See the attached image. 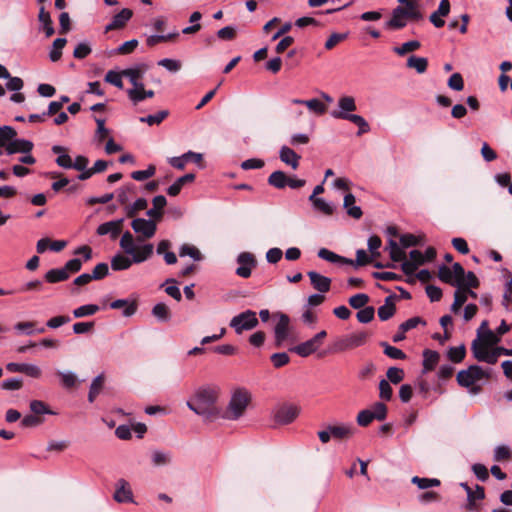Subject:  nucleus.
I'll return each mask as SVG.
<instances>
[{
  "instance_id": "obj_11",
  "label": "nucleus",
  "mask_w": 512,
  "mask_h": 512,
  "mask_svg": "<svg viewBox=\"0 0 512 512\" xmlns=\"http://www.w3.org/2000/svg\"><path fill=\"white\" fill-rule=\"evenodd\" d=\"M272 317L278 319L274 326V345L280 348L290 335V317L282 312H276Z\"/></svg>"
},
{
  "instance_id": "obj_10",
  "label": "nucleus",
  "mask_w": 512,
  "mask_h": 512,
  "mask_svg": "<svg viewBox=\"0 0 512 512\" xmlns=\"http://www.w3.org/2000/svg\"><path fill=\"white\" fill-rule=\"evenodd\" d=\"M327 337V332L321 330L316 333L312 338L289 348L290 352L296 353L300 357H308L315 353L322 345L323 340Z\"/></svg>"
},
{
  "instance_id": "obj_13",
  "label": "nucleus",
  "mask_w": 512,
  "mask_h": 512,
  "mask_svg": "<svg viewBox=\"0 0 512 512\" xmlns=\"http://www.w3.org/2000/svg\"><path fill=\"white\" fill-rule=\"evenodd\" d=\"M338 110H333L331 116L335 119L347 120V117L356 116L357 114H351V112L357 109L356 102L352 96H342L338 100Z\"/></svg>"
},
{
  "instance_id": "obj_30",
  "label": "nucleus",
  "mask_w": 512,
  "mask_h": 512,
  "mask_svg": "<svg viewBox=\"0 0 512 512\" xmlns=\"http://www.w3.org/2000/svg\"><path fill=\"white\" fill-rule=\"evenodd\" d=\"M167 200L163 195H158L153 198V208L147 211V216L152 219L159 220L162 217V209L166 206Z\"/></svg>"
},
{
  "instance_id": "obj_40",
  "label": "nucleus",
  "mask_w": 512,
  "mask_h": 512,
  "mask_svg": "<svg viewBox=\"0 0 512 512\" xmlns=\"http://www.w3.org/2000/svg\"><path fill=\"white\" fill-rule=\"evenodd\" d=\"M308 276L311 281L313 288H330L332 280L329 277L323 276L317 272L310 271Z\"/></svg>"
},
{
  "instance_id": "obj_34",
  "label": "nucleus",
  "mask_w": 512,
  "mask_h": 512,
  "mask_svg": "<svg viewBox=\"0 0 512 512\" xmlns=\"http://www.w3.org/2000/svg\"><path fill=\"white\" fill-rule=\"evenodd\" d=\"M309 201L312 203L313 208L323 213L324 215L330 216L334 212V206L331 203L326 202L323 198L314 197V195L309 196Z\"/></svg>"
},
{
  "instance_id": "obj_7",
  "label": "nucleus",
  "mask_w": 512,
  "mask_h": 512,
  "mask_svg": "<svg viewBox=\"0 0 512 512\" xmlns=\"http://www.w3.org/2000/svg\"><path fill=\"white\" fill-rule=\"evenodd\" d=\"M301 412L300 406L284 402L277 405L272 411V417L276 424L288 425L296 420Z\"/></svg>"
},
{
  "instance_id": "obj_15",
  "label": "nucleus",
  "mask_w": 512,
  "mask_h": 512,
  "mask_svg": "<svg viewBox=\"0 0 512 512\" xmlns=\"http://www.w3.org/2000/svg\"><path fill=\"white\" fill-rule=\"evenodd\" d=\"M426 324V321L420 316L411 317L398 326V330L393 335L392 341L399 343L406 338V332L416 328L418 325L426 326Z\"/></svg>"
},
{
  "instance_id": "obj_41",
  "label": "nucleus",
  "mask_w": 512,
  "mask_h": 512,
  "mask_svg": "<svg viewBox=\"0 0 512 512\" xmlns=\"http://www.w3.org/2000/svg\"><path fill=\"white\" fill-rule=\"evenodd\" d=\"M133 261L126 255L117 254L111 260V267L115 271L128 269Z\"/></svg>"
},
{
  "instance_id": "obj_22",
  "label": "nucleus",
  "mask_w": 512,
  "mask_h": 512,
  "mask_svg": "<svg viewBox=\"0 0 512 512\" xmlns=\"http://www.w3.org/2000/svg\"><path fill=\"white\" fill-rule=\"evenodd\" d=\"M33 146V143L29 140L13 138V140L6 145V152L8 155L15 153L27 154L31 152Z\"/></svg>"
},
{
  "instance_id": "obj_14",
  "label": "nucleus",
  "mask_w": 512,
  "mask_h": 512,
  "mask_svg": "<svg viewBox=\"0 0 512 512\" xmlns=\"http://www.w3.org/2000/svg\"><path fill=\"white\" fill-rule=\"evenodd\" d=\"M398 276L393 272L382 271V272H372L367 275L366 278L362 277H349L347 279V284L349 286H359V285H369V280L380 279L383 281H391L396 280Z\"/></svg>"
},
{
  "instance_id": "obj_21",
  "label": "nucleus",
  "mask_w": 512,
  "mask_h": 512,
  "mask_svg": "<svg viewBox=\"0 0 512 512\" xmlns=\"http://www.w3.org/2000/svg\"><path fill=\"white\" fill-rule=\"evenodd\" d=\"M109 307L111 309L123 308L122 315L124 317H131L136 313V311L138 309V303L136 300L117 299V300L112 301L109 304Z\"/></svg>"
},
{
  "instance_id": "obj_27",
  "label": "nucleus",
  "mask_w": 512,
  "mask_h": 512,
  "mask_svg": "<svg viewBox=\"0 0 512 512\" xmlns=\"http://www.w3.org/2000/svg\"><path fill=\"white\" fill-rule=\"evenodd\" d=\"M485 498V489L483 486L476 485L475 490L469 491L467 494V504L465 509L467 511H476L479 506L476 504L477 500H483Z\"/></svg>"
},
{
  "instance_id": "obj_31",
  "label": "nucleus",
  "mask_w": 512,
  "mask_h": 512,
  "mask_svg": "<svg viewBox=\"0 0 512 512\" xmlns=\"http://www.w3.org/2000/svg\"><path fill=\"white\" fill-rule=\"evenodd\" d=\"M477 339H482L484 341L489 342L490 344H497L500 341V338L488 328V321L484 320L480 327L477 330Z\"/></svg>"
},
{
  "instance_id": "obj_62",
  "label": "nucleus",
  "mask_w": 512,
  "mask_h": 512,
  "mask_svg": "<svg viewBox=\"0 0 512 512\" xmlns=\"http://www.w3.org/2000/svg\"><path fill=\"white\" fill-rule=\"evenodd\" d=\"M147 207V201L144 198H138L133 204L125 208L128 217H134L137 212L144 210Z\"/></svg>"
},
{
  "instance_id": "obj_60",
  "label": "nucleus",
  "mask_w": 512,
  "mask_h": 512,
  "mask_svg": "<svg viewBox=\"0 0 512 512\" xmlns=\"http://www.w3.org/2000/svg\"><path fill=\"white\" fill-rule=\"evenodd\" d=\"M270 360H271L272 365L276 369H279L289 363L290 357L286 352H277V353H273L270 356Z\"/></svg>"
},
{
  "instance_id": "obj_44",
  "label": "nucleus",
  "mask_w": 512,
  "mask_h": 512,
  "mask_svg": "<svg viewBox=\"0 0 512 512\" xmlns=\"http://www.w3.org/2000/svg\"><path fill=\"white\" fill-rule=\"evenodd\" d=\"M100 310V307L96 304H85L73 310V316L75 318H83L92 316Z\"/></svg>"
},
{
  "instance_id": "obj_49",
  "label": "nucleus",
  "mask_w": 512,
  "mask_h": 512,
  "mask_svg": "<svg viewBox=\"0 0 512 512\" xmlns=\"http://www.w3.org/2000/svg\"><path fill=\"white\" fill-rule=\"evenodd\" d=\"M17 135L16 130L11 126L0 127V147H5Z\"/></svg>"
},
{
  "instance_id": "obj_35",
  "label": "nucleus",
  "mask_w": 512,
  "mask_h": 512,
  "mask_svg": "<svg viewBox=\"0 0 512 512\" xmlns=\"http://www.w3.org/2000/svg\"><path fill=\"white\" fill-rule=\"evenodd\" d=\"M38 20L42 24L46 37H51L55 33L53 22L49 12L43 6L39 10Z\"/></svg>"
},
{
  "instance_id": "obj_26",
  "label": "nucleus",
  "mask_w": 512,
  "mask_h": 512,
  "mask_svg": "<svg viewBox=\"0 0 512 512\" xmlns=\"http://www.w3.org/2000/svg\"><path fill=\"white\" fill-rule=\"evenodd\" d=\"M132 15H133L132 10H130L128 8L122 9L118 14H116L113 17L111 23H109L106 26L105 30L111 31V30L123 28L126 25V23L130 20Z\"/></svg>"
},
{
  "instance_id": "obj_48",
  "label": "nucleus",
  "mask_w": 512,
  "mask_h": 512,
  "mask_svg": "<svg viewBox=\"0 0 512 512\" xmlns=\"http://www.w3.org/2000/svg\"><path fill=\"white\" fill-rule=\"evenodd\" d=\"M135 241L131 232L126 231L123 233L120 239V247L126 254H131L135 252Z\"/></svg>"
},
{
  "instance_id": "obj_19",
  "label": "nucleus",
  "mask_w": 512,
  "mask_h": 512,
  "mask_svg": "<svg viewBox=\"0 0 512 512\" xmlns=\"http://www.w3.org/2000/svg\"><path fill=\"white\" fill-rule=\"evenodd\" d=\"M147 70L146 64H140L132 68H128L122 70V74L124 77L128 78L133 87H138L142 89L141 79L143 78L144 73Z\"/></svg>"
},
{
  "instance_id": "obj_47",
  "label": "nucleus",
  "mask_w": 512,
  "mask_h": 512,
  "mask_svg": "<svg viewBox=\"0 0 512 512\" xmlns=\"http://www.w3.org/2000/svg\"><path fill=\"white\" fill-rule=\"evenodd\" d=\"M421 47V43L418 40H411L403 43L401 46L393 48L394 53L399 56H404L407 53L414 52Z\"/></svg>"
},
{
  "instance_id": "obj_63",
  "label": "nucleus",
  "mask_w": 512,
  "mask_h": 512,
  "mask_svg": "<svg viewBox=\"0 0 512 512\" xmlns=\"http://www.w3.org/2000/svg\"><path fill=\"white\" fill-rule=\"evenodd\" d=\"M374 420H376L371 412L370 409H363L361 410L356 418L357 424L361 427H367L370 425Z\"/></svg>"
},
{
  "instance_id": "obj_51",
  "label": "nucleus",
  "mask_w": 512,
  "mask_h": 512,
  "mask_svg": "<svg viewBox=\"0 0 512 512\" xmlns=\"http://www.w3.org/2000/svg\"><path fill=\"white\" fill-rule=\"evenodd\" d=\"M375 309L373 306H365L356 313L357 320L362 324H367L374 319Z\"/></svg>"
},
{
  "instance_id": "obj_25",
  "label": "nucleus",
  "mask_w": 512,
  "mask_h": 512,
  "mask_svg": "<svg viewBox=\"0 0 512 512\" xmlns=\"http://www.w3.org/2000/svg\"><path fill=\"white\" fill-rule=\"evenodd\" d=\"M423 361H422V374H426L433 371L440 360L439 352L431 349L423 350Z\"/></svg>"
},
{
  "instance_id": "obj_9",
  "label": "nucleus",
  "mask_w": 512,
  "mask_h": 512,
  "mask_svg": "<svg viewBox=\"0 0 512 512\" xmlns=\"http://www.w3.org/2000/svg\"><path fill=\"white\" fill-rule=\"evenodd\" d=\"M490 377L489 371L484 370L481 366L473 364L467 369L460 370L457 373L456 381L461 387H470L476 381L481 379H488Z\"/></svg>"
},
{
  "instance_id": "obj_6",
  "label": "nucleus",
  "mask_w": 512,
  "mask_h": 512,
  "mask_svg": "<svg viewBox=\"0 0 512 512\" xmlns=\"http://www.w3.org/2000/svg\"><path fill=\"white\" fill-rule=\"evenodd\" d=\"M259 325L257 313L253 310L247 309L235 315L229 323V326L234 329L237 335H241L244 331H250Z\"/></svg>"
},
{
  "instance_id": "obj_58",
  "label": "nucleus",
  "mask_w": 512,
  "mask_h": 512,
  "mask_svg": "<svg viewBox=\"0 0 512 512\" xmlns=\"http://www.w3.org/2000/svg\"><path fill=\"white\" fill-rule=\"evenodd\" d=\"M386 376L388 382H391L392 384H398L404 379L405 373L402 368L390 367L386 372Z\"/></svg>"
},
{
  "instance_id": "obj_45",
  "label": "nucleus",
  "mask_w": 512,
  "mask_h": 512,
  "mask_svg": "<svg viewBox=\"0 0 512 512\" xmlns=\"http://www.w3.org/2000/svg\"><path fill=\"white\" fill-rule=\"evenodd\" d=\"M380 346L384 348V354L391 359L404 360L407 357L406 354L401 349L392 346L387 342H381Z\"/></svg>"
},
{
  "instance_id": "obj_52",
  "label": "nucleus",
  "mask_w": 512,
  "mask_h": 512,
  "mask_svg": "<svg viewBox=\"0 0 512 512\" xmlns=\"http://www.w3.org/2000/svg\"><path fill=\"white\" fill-rule=\"evenodd\" d=\"M179 256L180 257L189 256L190 258H192L195 261H200L202 259V255H201L200 251L195 246L190 245V244H183L180 247Z\"/></svg>"
},
{
  "instance_id": "obj_53",
  "label": "nucleus",
  "mask_w": 512,
  "mask_h": 512,
  "mask_svg": "<svg viewBox=\"0 0 512 512\" xmlns=\"http://www.w3.org/2000/svg\"><path fill=\"white\" fill-rule=\"evenodd\" d=\"M169 112L167 110L158 111L156 114H151L145 117H141L139 120L142 123H147L148 125H156L160 124L167 116Z\"/></svg>"
},
{
  "instance_id": "obj_4",
  "label": "nucleus",
  "mask_w": 512,
  "mask_h": 512,
  "mask_svg": "<svg viewBox=\"0 0 512 512\" xmlns=\"http://www.w3.org/2000/svg\"><path fill=\"white\" fill-rule=\"evenodd\" d=\"M419 20L422 18L421 12L417 9L416 3H407V6H397L392 11L391 19L386 26L391 29H402L406 26V19Z\"/></svg>"
},
{
  "instance_id": "obj_55",
  "label": "nucleus",
  "mask_w": 512,
  "mask_h": 512,
  "mask_svg": "<svg viewBox=\"0 0 512 512\" xmlns=\"http://www.w3.org/2000/svg\"><path fill=\"white\" fill-rule=\"evenodd\" d=\"M512 458V452L506 445H499L494 449L493 459L496 462L510 460Z\"/></svg>"
},
{
  "instance_id": "obj_38",
  "label": "nucleus",
  "mask_w": 512,
  "mask_h": 512,
  "mask_svg": "<svg viewBox=\"0 0 512 512\" xmlns=\"http://www.w3.org/2000/svg\"><path fill=\"white\" fill-rule=\"evenodd\" d=\"M329 429L331 432V438H334L336 440H343L349 438L352 433L353 429L348 425H329Z\"/></svg>"
},
{
  "instance_id": "obj_42",
  "label": "nucleus",
  "mask_w": 512,
  "mask_h": 512,
  "mask_svg": "<svg viewBox=\"0 0 512 512\" xmlns=\"http://www.w3.org/2000/svg\"><path fill=\"white\" fill-rule=\"evenodd\" d=\"M67 43L66 38H57L53 41L52 48L49 52V58L52 62H57L62 56V49Z\"/></svg>"
},
{
  "instance_id": "obj_32",
  "label": "nucleus",
  "mask_w": 512,
  "mask_h": 512,
  "mask_svg": "<svg viewBox=\"0 0 512 512\" xmlns=\"http://www.w3.org/2000/svg\"><path fill=\"white\" fill-rule=\"evenodd\" d=\"M318 257L330 263H334L340 266H344L346 263H350V261H348V258L340 256L326 248H321L318 251Z\"/></svg>"
},
{
  "instance_id": "obj_1",
  "label": "nucleus",
  "mask_w": 512,
  "mask_h": 512,
  "mask_svg": "<svg viewBox=\"0 0 512 512\" xmlns=\"http://www.w3.org/2000/svg\"><path fill=\"white\" fill-rule=\"evenodd\" d=\"M219 390L211 386L199 387L194 396L187 401V407L201 416L205 422H212L221 415V408L216 405Z\"/></svg>"
},
{
  "instance_id": "obj_2",
  "label": "nucleus",
  "mask_w": 512,
  "mask_h": 512,
  "mask_svg": "<svg viewBox=\"0 0 512 512\" xmlns=\"http://www.w3.org/2000/svg\"><path fill=\"white\" fill-rule=\"evenodd\" d=\"M438 278L441 282L453 286L454 288H477L479 280L471 272H465L463 266L455 262L451 267L440 265L438 267Z\"/></svg>"
},
{
  "instance_id": "obj_43",
  "label": "nucleus",
  "mask_w": 512,
  "mask_h": 512,
  "mask_svg": "<svg viewBox=\"0 0 512 512\" xmlns=\"http://www.w3.org/2000/svg\"><path fill=\"white\" fill-rule=\"evenodd\" d=\"M30 410L32 411V414L36 416L48 414V415H54L55 412L52 411L49 406L41 401V400H32L29 404Z\"/></svg>"
},
{
  "instance_id": "obj_64",
  "label": "nucleus",
  "mask_w": 512,
  "mask_h": 512,
  "mask_svg": "<svg viewBox=\"0 0 512 512\" xmlns=\"http://www.w3.org/2000/svg\"><path fill=\"white\" fill-rule=\"evenodd\" d=\"M135 186L132 183L126 184L118 190L117 200L124 205L129 201V194L134 193Z\"/></svg>"
},
{
  "instance_id": "obj_24",
  "label": "nucleus",
  "mask_w": 512,
  "mask_h": 512,
  "mask_svg": "<svg viewBox=\"0 0 512 512\" xmlns=\"http://www.w3.org/2000/svg\"><path fill=\"white\" fill-rule=\"evenodd\" d=\"M279 158L286 165L290 166L293 170L299 167L301 156L297 154L292 148L282 146L279 150Z\"/></svg>"
},
{
  "instance_id": "obj_57",
  "label": "nucleus",
  "mask_w": 512,
  "mask_h": 512,
  "mask_svg": "<svg viewBox=\"0 0 512 512\" xmlns=\"http://www.w3.org/2000/svg\"><path fill=\"white\" fill-rule=\"evenodd\" d=\"M393 396V389L386 379H381L379 382V398L383 401H390Z\"/></svg>"
},
{
  "instance_id": "obj_59",
  "label": "nucleus",
  "mask_w": 512,
  "mask_h": 512,
  "mask_svg": "<svg viewBox=\"0 0 512 512\" xmlns=\"http://www.w3.org/2000/svg\"><path fill=\"white\" fill-rule=\"evenodd\" d=\"M417 266L415 265V262H410L408 259H405L402 262V270L407 276V283L410 285L415 284V276L414 273L417 270Z\"/></svg>"
},
{
  "instance_id": "obj_36",
  "label": "nucleus",
  "mask_w": 512,
  "mask_h": 512,
  "mask_svg": "<svg viewBox=\"0 0 512 512\" xmlns=\"http://www.w3.org/2000/svg\"><path fill=\"white\" fill-rule=\"evenodd\" d=\"M151 313L157 319V321L161 323H167L171 319L170 310L168 306L163 302L155 304Z\"/></svg>"
},
{
  "instance_id": "obj_56",
  "label": "nucleus",
  "mask_w": 512,
  "mask_h": 512,
  "mask_svg": "<svg viewBox=\"0 0 512 512\" xmlns=\"http://www.w3.org/2000/svg\"><path fill=\"white\" fill-rule=\"evenodd\" d=\"M1 389L7 391H16L20 390L23 387V379L20 377H13L9 379H5L1 382Z\"/></svg>"
},
{
  "instance_id": "obj_28",
  "label": "nucleus",
  "mask_w": 512,
  "mask_h": 512,
  "mask_svg": "<svg viewBox=\"0 0 512 512\" xmlns=\"http://www.w3.org/2000/svg\"><path fill=\"white\" fill-rule=\"evenodd\" d=\"M153 245L148 243L142 246H135V252L131 253L133 263H142L153 254Z\"/></svg>"
},
{
  "instance_id": "obj_5",
  "label": "nucleus",
  "mask_w": 512,
  "mask_h": 512,
  "mask_svg": "<svg viewBox=\"0 0 512 512\" xmlns=\"http://www.w3.org/2000/svg\"><path fill=\"white\" fill-rule=\"evenodd\" d=\"M82 267L79 258L69 260L63 267L51 269L45 274V280L49 284H56L67 280L71 274L78 272Z\"/></svg>"
},
{
  "instance_id": "obj_37",
  "label": "nucleus",
  "mask_w": 512,
  "mask_h": 512,
  "mask_svg": "<svg viewBox=\"0 0 512 512\" xmlns=\"http://www.w3.org/2000/svg\"><path fill=\"white\" fill-rule=\"evenodd\" d=\"M372 257L373 256L369 255L365 250L358 249L356 251V259L353 260V259L348 258V261H350V263H346L345 265L350 266L354 269H357L361 266L371 263L373 260Z\"/></svg>"
},
{
  "instance_id": "obj_33",
  "label": "nucleus",
  "mask_w": 512,
  "mask_h": 512,
  "mask_svg": "<svg viewBox=\"0 0 512 512\" xmlns=\"http://www.w3.org/2000/svg\"><path fill=\"white\" fill-rule=\"evenodd\" d=\"M288 177L283 171L277 170L269 175L267 182L276 189H284L287 187Z\"/></svg>"
},
{
  "instance_id": "obj_29",
  "label": "nucleus",
  "mask_w": 512,
  "mask_h": 512,
  "mask_svg": "<svg viewBox=\"0 0 512 512\" xmlns=\"http://www.w3.org/2000/svg\"><path fill=\"white\" fill-rule=\"evenodd\" d=\"M355 202H356L355 196L351 193H348L344 197L343 206L346 209V212L350 217H352L354 219H359V218H361L363 213H362L361 208L359 206L355 205Z\"/></svg>"
},
{
  "instance_id": "obj_20",
  "label": "nucleus",
  "mask_w": 512,
  "mask_h": 512,
  "mask_svg": "<svg viewBox=\"0 0 512 512\" xmlns=\"http://www.w3.org/2000/svg\"><path fill=\"white\" fill-rule=\"evenodd\" d=\"M114 499L118 503H129L133 501L132 490L125 479L121 478L117 481Z\"/></svg>"
},
{
  "instance_id": "obj_12",
  "label": "nucleus",
  "mask_w": 512,
  "mask_h": 512,
  "mask_svg": "<svg viewBox=\"0 0 512 512\" xmlns=\"http://www.w3.org/2000/svg\"><path fill=\"white\" fill-rule=\"evenodd\" d=\"M131 227L134 230V232L138 234V241H141L142 239L152 238L157 230V226L154 220H147L144 218L134 219L131 222Z\"/></svg>"
},
{
  "instance_id": "obj_61",
  "label": "nucleus",
  "mask_w": 512,
  "mask_h": 512,
  "mask_svg": "<svg viewBox=\"0 0 512 512\" xmlns=\"http://www.w3.org/2000/svg\"><path fill=\"white\" fill-rule=\"evenodd\" d=\"M42 423L43 418H41L40 416H36L34 414H27L21 419L20 426L22 428H33L41 425Z\"/></svg>"
},
{
  "instance_id": "obj_3",
  "label": "nucleus",
  "mask_w": 512,
  "mask_h": 512,
  "mask_svg": "<svg viewBox=\"0 0 512 512\" xmlns=\"http://www.w3.org/2000/svg\"><path fill=\"white\" fill-rule=\"evenodd\" d=\"M251 402V393L243 387L236 388L231 395L225 411L221 409L219 418L227 420H238L241 418L249 403Z\"/></svg>"
},
{
  "instance_id": "obj_8",
  "label": "nucleus",
  "mask_w": 512,
  "mask_h": 512,
  "mask_svg": "<svg viewBox=\"0 0 512 512\" xmlns=\"http://www.w3.org/2000/svg\"><path fill=\"white\" fill-rule=\"evenodd\" d=\"M368 338L366 332H356L336 339L331 347V352H344L363 346Z\"/></svg>"
},
{
  "instance_id": "obj_16",
  "label": "nucleus",
  "mask_w": 512,
  "mask_h": 512,
  "mask_svg": "<svg viewBox=\"0 0 512 512\" xmlns=\"http://www.w3.org/2000/svg\"><path fill=\"white\" fill-rule=\"evenodd\" d=\"M239 267L236 269V274L240 277L247 278L251 275V270L256 265V260L253 254L249 252H242L237 257Z\"/></svg>"
},
{
  "instance_id": "obj_18",
  "label": "nucleus",
  "mask_w": 512,
  "mask_h": 512,
  "mask_svg": "<svg viewBox=\"0 0 512 512\" xmlns=\"http://www.w3.org/2000/svg\"><path fill=\"white\" fill-rule=\"evenodd\" d=\"M396 302H397V294L396 293H392L385 298L384 304L381 305L377 310L378 317L381 321H387L395 315Z\"/></svg>"
},
{
  "instance_id": "obj_46",
  "label": "nucleus",
  "mask_w": 512,
  "mask_h": 512,
  "mask_svg": "<svg viewBox=\"0 0 512 512\" xmlns=\"http://www.w3.org/2000/svg\"><path fill=\"white\" fill-rule=\"evenodd\" d=\"M466 356V347L461 344L457 347H450L447 353L448 359L453 363H460Z\"/></svg>"
},
{
  "instance_id": "obj_23",
  "label": "nucleus",
  "mask_w": 512,
  "mask_h": 512,
  "mask_svg": "<svg viewBox=\"0 0 512 512\" xmlns=\"http://www.w3.org/2000/svg\"><path fill=\"white\" fill-rule=\"evenodd\" d=\"M449 12H450L449 0H441L439 3L438 9L430 15L429 20L435 27L441 28L445 25V21L441 17L447 16L449 14Z\"/></svg>"
},
{
  "instance_id": "obj_39",
  "label": "nucleus",
  "mask_w": 512,
  "mask_h": 512,
  "mask_svg": "<svg viewBox=\"0 0 512 512\" xmlns=\"http://www.w3.org/2000/svg\"><path fill=\"white\" fill-rule=\"evenodd\" d=\"M406 66L408 68L415 69L419 74H423L428 68V60L425 57L412 55L407 59Z\"/></svg>"
},
{
  "instance_id": "obj_50",
  "label": "nucleus",
  "mask_w": 512,
  "mask_h": 512,
  "mask_svg": "<svg viewBox=\"0 0 512 512\" xmlns=\"http://www.w3.org/2000/svg\"><path fill=\"white\" fill-rule=\"evenodd\" d=\"M370 297L365 293H357L348 299L349 305L356 310H359L367 305Z\"/></svg>"
},
{
  "instance_id": "obj_54",
  "label": "nucleus",
  "mask_w": 512,
  "mask_h": 512,
  "mask_svg": "<svg viewBox=\"0 0 512 512\" xmlns=\"http://www.w3.org/2000/svg\"><path fill=\"white\" fill-rule=\"evenodd\" d=\"M370 410L378 421H383L387 418L388 408L384 402H375Z\"/></svg>"
},
{
  "instance_id": "obj_17",
  "label": "nucleus",
  "mask_w": 512,
  "mask_h": 512,
  "mask_svg": "<svg viewBox=\"0 0 512 512\" xmlns=\"http://www.w3.org/2000/svg\"><path fill=\"white\" fill-rule=\"evenodd\" d=\"M124 218L108 221L98 226L96 233L100 236L109 235L112 240H115L122 231Z\"/></svg>"
}]
</instances>
